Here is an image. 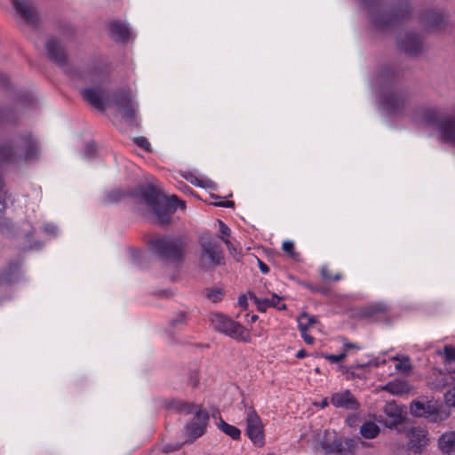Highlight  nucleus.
<instances>
[{"mask_svg": "<svg viewBox=\"0 0 455 455\" xmlns=\"http://www.w3.org/2000/svg\"><path fill=\"white\" fill-rule=\"evenodd\" d=\"M383 109L393 116H406L419 127L435 129L443 141L455 147V116L445 115L436 108H411L408 95L398 90L386 92L381 100Z\"/></svg>", "mask_w": 455, "mask_h": 455, "instance_id": "nucleus-1", "label": "nucleus"}, {"mask_svg": "<svg viewBox=\"0 0 455 455\" xmlns=\"http://www.w3.org/2000/svg\"><path fill=\"white\" fill-rule=\"evenodd\" d=\"M138 198L148 205L157 222L164 225L170 222V217L177 208L185 209L186 203L172 195L167 197L151 186L140 187L136 192Z\"/></svg>", "mask_w": 455, "mask_h": 455, "instance_id": "nucleus-2", "label": "nucleus"}, {"mask_svg": "<svg viewBox=\"0 0 455 455\" xmlns=\"http://www.w3.org/2000/svg\"><path fill=\"white\" fill-rule=\"evenodd\" d=\"M39 145L31 133L15 135L0 142V164H17L37 157Z\"/></svg>", "mask_w": 455, "mask_h": 455, "instance_id": "nucleus-3", "label": "nucleus"}, {"mask_svg": "<svg viewBox=\"0 0 455 455\" xmlns=\"http://www.w3.org/2000/svg\"><path fill=\"white\" fill-rule=\"evenodd\" d=\"M177 410L183 413H195L185 428L189 439L195 440L204 435L209 419L207 411L198 409L193 404L181 403L177 405Z\"/></svg>", "mask_w": 455, "mask_h": 455, "instance_id": "nucleus-4", "label": "nucleus"}, {"mask_svg": "<svg viewBox=\"0 0 455 455\" xmlns=\"http://www.w3.org/2000/svg\"><path fill=\"white\" fill-rule=\"evenodd\" d=\"M151 250L160 258L167 260H179L182 257L183 248L180 239L157 237L149 242Z\"/></svg>", "mask_w": 455, "mask_h": 455, "instance_id": "nucleus-5", "label": "nucleus"}, {"mask_svg": "<svg viewBox=\"0 0 455 455\" xmlns=\"http://www.w3.org/2000/svg\"><path fill=\"white\" fill-rule=\"evenodd\" d=\"M201 253L199 263L204 268H211L221 264L223 259L222 251L215 240L211 236L204 235L200 240Z\"/></svg>", "mask_w": 455, "mask_h": 455, "instance_id": "nucleus-6", "label": "nucleus"}, {"mask_svg": "<svg viewBox=\"0 0 455 455\" xmlns=\"http://www.w3.org/2000/svg\"><path fill=\"white\" fill-rule=\"evenodd\" d=\"M211 324L218 331L223 332L232 338L247 339V333L243 326L226 315L217 313L211 316Z\"/></svg>", "mask_w": 455, "mask_h": 455, "instance_id": "nucleus-7", "label": "nucleus"}, {"mask_svg": "<svg viewBox=\"0 0 455 455\" xmlns=\"http://www.w3.org/2000/svg\"><path fill=\"white\" fill-rule=\"evenodd\" d=\"M106 68L99 63L86 65L81 69H70L69 76L76 86L82 82L102 83L106 77Z\"/></svg>", "mask_w": 455, "mask_h": 455, "instance_id": "nucleus-8", "label": "nucleus"}, {"mask_svg": "<svg viewBox=\"0 0 455 455\" xmlns=\"http://www.w3.org/2000/svg\"><path fill=\"white\" fill-rule=\"evenodd\" d=\"M114 104L117 113L127 122L133 123L137 112V105L134 103L130 91L122 89L114 95Z\"/></svg>", "mask_w": 455, "mask_h": 455, "instance_id": "nucleus-9", "label": "nucleus"}, {"mask_svg": "<svg viewBox=\"0 0 455 455\" xmlns=\"http://www.w3.org/2000/svg\"><path fill=\"white\" fill-rule=\"evenodd\" d=\"M404 419L405 412L395 402L387 403L383 407L382 413L376 417V420L379 423L383 424L388 428L400 425Z\"/></svg>", "mask_w": 455, "mask_h": 455, "instance_id": "nucleus-10", "label": "nucleus"}, {"mask_svg": "<svg viewBox=\"0 0 455 455\" xmlns=\"http://www.w3.org/2000/svg\"><path fill=\"white\" fill-rule=\"evenodd\" d=\"M83 98L100 110L106 109L110 105V93L101 85L81 89Z\"/></svg>", "mask_w": 455, "mask_h": 455, "instance_id": "nucleus-11", "label": "nucleus"}, {"mask_svg": "<svg viewBox=\"0 0 455 455\" xmlns=\"http://www.w3.org/2000/svg\"><path fill=\"white\" fill-rule=\"evenodd\" d=\"M246 433L255 445L262 446L264 444L265 437L261 419L251 408L246 412Z\"/></svg>", "mask_w": 455, "mask_h": 455, "instance_id": "nucleus-12", "label": "nucleus"}, {"mask_svg": "<svg viewBox=\"0 0 455 455\" xmlns=\"http://www.w3.org/2000/svg\"><path fill=\"white\" fill-rule=\"evenodd\" d=\"M403 10H392L385 12H380L379 10H373L371 12V18L375 27L385 28L398 23L402 19H403Z\"/></svg>", "mask_w": 455, "mask_h": 455, "instance_id": "nucleus-13", "label": "nucleus"}, {"mask_svg": "<svg viewBox=\"0 0 455 455\" xmlns=\"http://www.w3.org/2000/svg\"><path fill=\"white\" fill-rule=\"evenodd\" d=\"M330 403L336 408L347 411H357L360 408V403L348 389L333 393L330 397Z\"/></svg>", "mask_w": 455, "mask_h": 455, "instance_id": "nucleus-14", "label": "nucleus"}, {"mask_svg": "<svg viewBox=\"0 0 455 455\" xmlns=\"http://www.w3.org/2000/svg\"><path fill=\"white\" fill-rule=\"evenodd\" d=\"M408 446L414 452H421L428 443L427 431L422 427H415L407 431Z\"/></svg>", "mask_w": 455, "mask_h": 455, "instance_id": "nucleus-15", "label": "nucleus"}, {"mask_svg": "<svg viewBox=\"0 0 455 455\" xmlns=\"http://www.w3.org/2000/svg\"><path fill=\"white\" fill-rule=\"evenodd\" d=\"M410 411L415 417L434 418L438 412V405L431 401H414L411 404Z\"/></svg>", "mask_w": 455, "mask_h": 455, "instance_id": "nucleus-16", "label": "nucleus"}, {"mask_svg": "<svg viewBox=\"0 0 455 455\" xmlns=\"http://www.w3.org/2000/svg\"><path fill=\"white\" fill-rule=\"evenodd\" d=\"M17 13L28 23L35 24L37 20L36 8L29 0H12Z\"/></svg>", "mask_w": 455, "mask_h": 455, "instance_id": "nucleus-17", "label": "nucleus"}, {"mask_svg": "<svg viewBox=\"0 0 455 455\" xmlns=\"http://www.w3.org/2000/svg\"><path fill=\"white\" fill-rule=\"evenodd\" d=\"M400 47L408 54L416 55L422 50V42L418 35L408 34L400 42Z\"/></svg>", "mask_w": 455, "mask_h": 455, "instance_id": "nucleus-18", "label": "nucleus"}, {"mask_svg": "<svg viewBox=\"0 0 455 455\" xmlns=\"http://www.w3.org/2000/svg\"><path fill=\"white\" fill-rule=\"evenodd\" d=\"M46 51L48 57L54 62L64 65L66 63V53L60 47L59 42L53 38L46 42Z\"/></svg>", "mask_w": 455, "mask_h": 455, "instance_id": "nucleus-19", "label": "nucleus"}, {"mask_svg": "<svg viewBox=\"0 0 455 455\" xmlns=\"http://www.w3.org/2000/svg\"><path fill=\"white\" fill-rule=\"evenodd\" d=\"M388 307L383 302L369 304L360 310V315L368 319H378L380 315L387 313Z\"/></svg>", "mask_w": 455, "mask_h": 455, "instance_id": "nucleus-20", "label": "nucleus"}, {"mask_svg": "<svg viewBox=\"0 0 455 455\" xmlns=\"http://www.w3.org/2000/svg\"><path fill=\"white\" fill-rule=\"evenodd\" d=\"M325 455H353V450L347 440H335L326 446Z\"/></svg>", "mask_w": 455, "mask_h": 455, "instance_id": "nucleus-21", "label": "nucleus"}, {"mask_svg": "<svg viewBox=\"0 0 455 455\" xmlns=\"http://www.w3.org/2000/svg\"><path fill=\"white\" fill-rule=\"evenodd\" d=\"M432 380L429 382L430 387L435 390H441L446 386L450 385L453 377L450 376L449 373H445L442 371L434 370L431 374Z\"/></svg>", "mask_w": 455, "mask_h": 455, "instance_id": "nucleus-22", "label": "nucleus"}, {"mask_svg": "<svg viewBox=\"0 0 455 455\" xmlns=\"http://www.w3.org/2000/svg\"><path fill=\"white\" fill-rule=\"evenodd\" d=\"M382 390H385L394 395H403L410 392L411 386L405 380L395 379L384 385L382 387Z\"/></svg>", "mask_w": 455, "mask_h": 455, "instance_id": "nucleus-23", "label": "nucleus"}, {"mask_svg": "<svg viewBox=\"0 0 455 455\" xmlns=\"http://www.w3.org/2000/svg\"><path fill=\"white\" fill-rule=\"evenodd\" d=\"M438 443L443 454L455 455V431L443 433Z\"/></svg>", "mask_w": 455, "mask_h": 455, "instance_id": "nucleus-24", "label": "nucleus"}, {"mask_svg": "<svg viewBox=\"0 0 455 455\" xmlns=\"http://www.w3.org/2000/svg\"><path fill=\"white\" fill-rule=\"evenodd\" d=\"M110 35L119 42H125L131 36V31L128 26L119 21H114L110 24Z\"/></svg>", "mask_w": 455, "mask_h": 455, "instance_id": "nucleus-25", "label": "nucleus"}, {"mask_svg": "<svg viewBox=\"0 0 455 455\" xmlns=\"http://www.w3.org/2000/svg\"><path fill=\"white\" fill-rule=\"evenodd\" d=\"M379 433V426L372 421H366L360 427V434L366 439L375 438Z\"/></svg>", "mask_w": 455, "mask_h": 455, "instance_id": "nucleus-26", "label": "nucleus"}, {"mask_svg": "<svg viewBox=\"0 0 455 455\" xmlns=\"http://www.w3.org/2000/svg\"><path fill=\"white\" fill-rule=\"evenodd\" d=\"M20 266V263L19 261L11 262L4 273L0 275V284L4 283H9L13 282L14 279L12 275L15 273H18Z\"/></svg>", "mask_w": 455, "mask_h": 455, "instance_id": "nucleus-27", "label": "nucleus"}, {"mask_svg": "<svg viewBox=\"0 0 455 455\" xmlns=\"http://www.w3.org/2000/svg\"><path fill=\"white\" fill-rule=\"evenodd\" d=\"M392 360L398 362L397 364L395 365V369L397 371H401L408 373L412 369L411 360L408 356L395 355L392 358Z\"/></svg>", "mask_w": 455, "mask_h": 455, "instance_id": "nucleus-28", "label": "nucleus"}, {"mask_svg": "<svg viewBox=\"0 0 455 455\" xmlns=\"http://www.w3.org/2000/svg\"><path fill=\"white\" fill-rule=\"evenodd\" d=\"M220 428L234 440L239 439L240 437L241 431L236 427L229 425L223 420L220 423Z\"/></svg>", "mask_w": 455, "mask_h": 455, "instance_id": "nucleus-29", "label": "nucleus"}, {"mask_svg": "<svg viewBox=\"0 0 455 455\" xmlns=\"http://www.w3.org/2000/svg\"><path fill=\"white\" fill-rule=\"evenodd\" d=\"M315 323V317L307 313L301 314L298 318L299 328H301V326H305V329H308Z\"/></svg>", "mask_w": 455, "mask_h": 455, "instance_id": "nucleus-30", "label": "nucleus"}, {"mask_svg": "<svg viewBox=\"0 0 455 455\" xmlns=\"http://www.w3.org/2000/svg\"><path fill=\"white\" fill-rule=\"evenodd\" d=\"M320 273L322 277L326 281H339L342 278V275L339 272L335 275H331L327 266H323Z\"/></svg>", "mask_w": 455, "mask_h": 455, "instance_id": "nucleus-31", "label": "nucleus"}, {"mask_svg": "<svg viewBox=\"0 0 455 455\" xmlns=\"http://www.w3.org/2000/svg\"><path fill=\"white\" fill-rule=\"evenodd\" d=\"M444 402L449 407H455V385L444 394Z\"/></svg>", "mask_w": 455, "mask_h": 455, "instance_id": "nucleus-32", "label": "nucleus"}, {"mask_svg": "<svg viewBox=\"0 0 455 455\" xmlns=\"http://www.w3.org/2000/svg\"><path fill=\"white\" fill-rule=\"evenodd\" d=\"M393 72L389 68L382 70L376 78L377 84L388 82L391 79Z\"/></svg>", "mask_w": 455, "mask_h": 455, "instance_id": "nucleus-33", "label": "nucleus"}, {"mask_svg": "<svg viewBox=\"0 0 455 455\" xmlns=\"http://www.w3.org/2000/svg\"><path fill=\"white\" fill-rule=\"evenodd\" d=\"M444 354V363H451L452 359H455V347L452 346H445L443 348Z\"/></svg>", "mask_w": 455, "mask_h": 455, "instance_id": "nucleus-34", "label": "nucleus"}, {"mask_svg": "<svg viewBox=\"0 0 455 455\" xmlns=\"http://www.w3.org/2000/svg\"><path fill=\"white\" fill-rule=\"evenodd\" d=\"M347 356V352L343 351L338 355H332V354H326L323 355V357H324L326 360H328L331 363H339L342 360H344Z\"/></svg>", "mask_w": 455, "mask_h": 455, "instance_id": "nucleus-35", "label": "nucleus"}, {"mask_svg": "<svg viewBox=\"0 0 455 455\" xmlns=\"http://www.w3.org/2000/svg\"><path fill=\"white\" fill-rule=\"evenodd\" d=\"M282 298L276 294H273L271 296L270 307H274L278 310H284L286 308V305L281 302Z\"/></svg>", "mask_w": 455, "mask_h": 455, "instance_id": "nucleus-36", "label": "nucleus"}, {"mask_svg": "<svg viewBox=\"0 0 455 455\" xmlns=\"http://www.w3.org/2000/svg\"><path fill=\"white\" fill-rule=\"evenodd\" d=\"M283 250L291 257H294L296 255L294 250V243L291 241H284L282 245Z\"/></svg>", "mask_w": 455, "mask_h": 455, "instance_id": "nucleus-37", "label": "nucleus"}, {"mask_svg": "<svg viewBox=\"0 0 455 455\" xmlns=\"http://www.w3.org/2000/svg\"><path fill=\"white\" fill-rule=\"evenodd\" d=\"M443 18L440 14L433 12L431 14V17L427 20V22L432 27H438L440 23L442 22Z\"/></svg>", "mask_w": 455, "mask_h": 455, "instance_id": "nucleus-38", "label": "nucleus"}, {"mask_svg": "<svg viewBox=\"0 0 455 455\" xmlns=\"http://www.w3.org/2000/svg\"><path fill=\"white\" fill-rule=\"evenodd\" d=\"M135 143L145 150H150V143L145 137H139L134 139Z\"/></svg>", "mask_w": 455, "mask_h": 455, "instance_id": "nucleus-39", "label": "nucleus"}, {"mask_svg": "<svg viewBox=\"0 0 455 455\" xmlns=\"http://www.w3.org/2000/svg\"><path fill=\"white\" fill-rule=\"evenodd\" d=\"M300 333H301V337L303 338L304 341L307 343V344H313L314 343V337H312L311 335L307 334V329H305V326H301V328H299Z\"/></svg>", "mask_w": 455, "mask_h": 455, "instance_id": "nucleus-40", "label": "nucleus"}, {"mask_svg": "<svg viewBox=\"0 0 455 455\" xmlns=\"http://www.w3.org/2000/svg\"><path fill=\"white\" fill-rule=\"evenodd\" d=\"M341 340H342L343 346L346 349H358V350L362 349V347L360 346H358L355 343H352V342L348 341L346 338H341Z\"/></svg>", "mask_w": 455, "mask_h": 455, "instance_id": "nucleus-41", "label": "nucleus"}, {"mask_svg": "<svg viewBox=\"0 0 455 455\" xmlns=\"http://www.w3.org/2000/svg\"><path fill=\"white\" fill-rule=\"evenodd\" d=\"M207 296L213 302H217L221 299L222 293L220 291H211L208 292Z\"/></svg>", "mask_w": 455, "mask_h": 455, "instance_id": "nucleus-42", "label": "nucleus"}, {"mask_svg": "<svg viewBox=\"0 0 455 455\" xmlns=\"http://www.w3.org/2000/svg\"><path fill=\"white\" fill-rule=\"evenodd\" d=\"M96 151V147L93 143L88 144L84 151L85 157H91Z\"/></svg>", "mask_w": 455, "mask_h": 455, "instance_id": "nucleus-43", "label": "nucleus"}, {"mask_svg": "<svg viewBox=\"0 0 455 455\" xmlns=\"http://www.w3.org/2000/svg\"><path fill=\"white\" fill-rule=\"evenodd\" d=\"M219 226H220V232L226 235V236H228L230 235V228L221 220H219Z\"/></svg>", "mask_w": 455, "mask_h": 455, "instance_id": "nucleus-44", "label": "nucleus"}, {"mask_svg": "<svg viewBox=\"0 0 455 455\" xmlns=\"http://www.w3.org/2000/svg\"><path fill=\"white\" fill-rule=\"evenodd\" d=\"M44 232L49 233L51 235H55L57 232V228H56V226H54L52 224H46L44 227Z\"/></svg>", "mask_w": 455, "mask_h": 455, "instance_id": "nucleus-45", "label": "nucleus"}, {"mask_svg": "<svg viewBox=\"0 0 455 455\" xmlns=\"http://www.w3.org/2000/svg\"><path fill=\"white\" fill-rule=\"evenodd\" d=\"M251 298H252L255 301V303L257 304L258 306V308L260 310V311H265L267 309V307H264V305L262 304L260 299H259L258 297H256L255 295L253 294H251L250 295Z\"/></svg>", "mask_w": 455, "mask_h": 455, "instance_id": "nucleus-46", "label": "nucleus"}, {"mask_svg": "<svg viewBox=\"0 0 455 455\" xmlns=\"http://www.w3.org/2000/svg\"><path fill=\"white\" fill-rule=\"evenodd\" d=\"M238 305L243 308H246L248 307L247 297L245 295L239 296Z\"/></svg>", "mask_w": 455, "mask_h": 455, "instance_id": "nucleus-47", "label": "nucleus"}, {"mask_svg": "<svg viewBox=\"0 0 455 455\" xmlns=\"http://www.w3.org/2000/svg\"><path fill=\"white\" fill-rule=\"evenodd\" d=\"M258 264H259V267L260 271L263 274H267L269 272V267H267V265L265 264L263 261H261L259 259H258Z\"/></svg>", "mask_w": 455, "mask_h": 455, "instance_id": "nucleus-48", "label": "nucleus"}, {"mask_svg": "<svg viewBox=\"0 0 455 455\" xmlns=\"http://www.w3.org/2000/svg\"><path fill=\"white\" fill-rule=\"evenodd\" d=\"M446 368L449 373L455 375V359H452L451 363H448L446 364ZM453 378L455 379V376Z\"/></svg>", "mask_w": 455, "mask_h": 455, "instance_id": "nucleus-49", "label": "nucleus"}, {"mask_svg": "<svg viewBox=\"0 0 455 455\" xmlns=\"http://www.w3.org/2000/svg\"><path fill=\"white\" fill-rule=\"evenodd\" d=\"M180 447V445H176V446H170V445H165L164 448H163V451L164 452H170V451H176V450H179Z\"/></svg>", "mask_w": 455, "mask_h": 455, "instance_id": "nucleus-50", "label": "nucleus"}, {"mask_svg": "<svg viewBox=\"0 0 455 455\" xmlns=\"http://www.w3.org/2000/svg\"><path fill=\"white\" fill-rule=\"evenodd\" d=\"M179 188L184 191L185 193H188L191 191V188L185 183H180Z\"/></svg>", "mask_w": 455, "mask_h": 455, "instance_id": "nucleus-51", "label": "nucleus"}, {"mask_svg": "<svg viewBox=\"0 0 455 455\" xmlns=\"http://www.w3.org/2000/svg\"><path fill=\"white\" fill-rule=\"evenodd\" d=\"M260 300L264 307H267V308L270 307L271 298L260 299Z\"/></svg>", "mask_w": 455, "mask_h": 455, "instance_id": "nucleus-52", "label": "nucleus"}, {"mask_svg": "<svg viewBox=\"0 0 455 455\" xmlns=\"http://www.w3.org/2000/svg\"><path fill=\"white\" fill-rule=\"evenodd\" d=\"M260 300L264 307H267V308L270 307L271 298L260 299Z\"/></svg>", "mask_w": 455, "mask_h": 455, "instance_id": "nucleus-53", "label": "nucleus"}, {"mask_svg": "<svg viewBox=\"0 0 455 455\" xmlns=\"http://www.w3.org/2000/svg\"><path fill=\"white\" fill-rule=\"evenodd\" d=\"M306 355H307V354H306V351L304 349L299 350L297 352V354H296V357L299 358V359L304 358Z\"/></svg>", "mask_w": 455, "mask_h": 455, "instance_id": "nucleus-54", "label": "nucleus"}, {"mask_svg": "<svg viewBox=\"0 0 455 455\" xmlns=\"http://www.w3.org/2000/svg\"><path fill=\"white\" fill-rule=\"evenodd\" d=\"M190 182L196 186H198V187H204V185L203 184V182L201 180H199L198 179H195V180H190Z\"/></svg>", "mask_w": 455, "mask_h": 455, "instance_id": "nucleus-55", "label": "nucleus"}, {"mask_svg": "<svg viewBox=\"0 0 455 455\" xmlns=\"http://www.w3.org/2000/svg\"><path fill=\"white\" fill-rule=\"evenodd\" d=\"M218 205L224 207H232L234 205V203L232 201H226L224 203L219 204Z\"/></svg>", "mask_w": 455, "mask_h": 455, "instance_id": "nucleus-56", "label": "nucleus"}, {"mask_svg": "<svg viewBox=\"0 0 455 455\" xmlns=\"http://www.w3.org/2000/svg\"><path fill=\"white\" fill-rule=\"evenodd\" d=\"M363 4H371L376 6L379 3V0H361Z\"/></svg>", "mask_w": 455, "mask_h": 455, "instance_id": "nucleus-57", "label": "nucleus"}, {"mask_svg": "<svg viewBox=\"0 0 455 455\" xmlns=\"http://www.w3.org/2000/svg\"><path fill=\"white\" fill-rule=\"evenodd\" d=\"M329 403H330V400H328L327 398H324V399L322 401V403H321V406H322V408H324V407L328 406V405H329Z\"/></svg>", "mask_w": 455, "mask_h": 455, "instance_id": "nucleus-58", "label": "nucleus"}, {"mask_svg": "<svg viewBox=\"0 0 455 455\" xmlns=\"http://www.w3.org/2000/svg\"><path fill=\"white\" fill-rule=\"evenodd\" d=\"M222 240L225 243V244L228 246V248L230 250L232 247V243H230V241L228 238H222Z\"/></svg>", "mask_w": 455, "mask_h": 455, "instance_id": "nucleus-59", "label": "nucleus"}, {"mask_svg": "<svg viewBox=\"0 0 455 455\" xmlns=\"http://www.w3.org/2000/svg\"><path fill=\"white\" fill-rule=\"evenodd\" d=\"M4 209V203L2 200H0V214L3 212Z\"/></svg>", "mask_w": 455, "mask_h": 455, "instance_id": "nucleus-60", "label": "nucleus"}, {"mask_svg": "<svg viewBox=\"0 0 455 455\" xmlns=\"http://www.w3.org/2000/svg\"><path fill=\"white\" fill-rule=\"evenodd\" d=\"M257 319H258V315H251L250 316V321L251 322H255Z\"/></svg>", "mask_w": 455, "mask_h": 455, "instance_id": "nucleus-61", "label": "nucleus"}, {"mask_svg": "<svg viewBox=\"0 0 455 455\" xmlns=\"http://www.w3.org/2000/svg\"><path fill=\"white\" fill-rule=\"evenodd\" d=\"M196 384H197V379H192V380H191V385H192V386H194V387H195V386H196Z\"/></svg>", "mask_w": 455, "mask_h": 455, "instance_id": "nucleus-62", "label": "nucleus"}]
</instances>
